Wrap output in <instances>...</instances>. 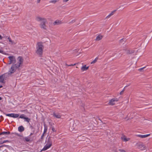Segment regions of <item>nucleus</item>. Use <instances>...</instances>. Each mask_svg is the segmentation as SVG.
<instances>
[{"label":"nucleus","instance_id":"f257e3e1","mask_svg":"<svg viewBox=\"0 0 152 152\" xmlns=\"http://www.w3.org/2000/svg\"><path fill=\"white\" fill-rule=\"evenodd\" d=\"M18 62L16 64H12L10 68L9 69L8 72V75H11L15 72L17 69H19V67L22 66L23 62V58L22 56H19L17 59Z\"/></svg>","mask_w":152,"mask_h":152},{"label":"nucleus","instance_id":"f03ea898","mask_svg":"<svg viewBox=\"0 0 152 152\" xmlns=\"http://www.w3.org/2000/svg\"><path fill=\"white\" fill-rule=\"evenodd\" d=\"M44 45L42 42H38L36 44V50L35 53L39 57H42L43 52Z\"/></svg>","mask_w":152,"mask_h":152},{"label":"nucleus","instance_id":"7ed1b4c3","mask_svg":"<svg viewBox=\"0 0 152 152\" xmlns=\"http://www.w3.org/2000/svg\"><path fill=\"white\" fill-rule=\"evenodd\" d=\"M36 19L37 22H42L39 24V26L42 29L45 30H47L46 24L47 21L46 18L40 16H37L36 17Z\"/></svg>","mask_w":152,"mask_h":152},{"label":"nucleus","instance_id":"20e7f679","mask_svg":"<svg viewBox=\"0 0 152 152\" xmlns=\"http://www.w3.org/2000/svg\"><path fill=\"white\" fill-rule=\"evenodd\" d=\"M134 146L137 148L141 151H144L146 149L145 145L143 142H138Z\"/></svg>","mask_w":152,"mask_h":152},{"label":"nucleus","instance_id":"39448f33","mask_svg":"<svg viewBox=\"0 0 152 152\" xmlns=\"http://www.w3.org/2000/svg\"><path fill=\"white\" fill-rule=\"evenodd\" d=\"M52 142L51 141L50 137H49L48 139V140L46 141V144L44 148L40 151L42 152V151H45L50 148L52 145Z\"/></svg>","mask_w":152,"mask_h":152},{"label":"nucleus","instance_id":"423d86ee","mask_svg":"<svg viewBox=\"0 0 152 152\" xmlns=\"http://www.w3.org/2000/svg\"><path fill=\"white\" fill-rule=\"evenodd\" d=\"M9 61L7 64H16V59L15 56H10L8 57Z\"/></svg>","mask_w":152,"mask_h":152},{"label":"nucleus","instance_id":"0eeeda50","mask_svg":"<svg viewBox=\"0 0 152 152\" xmlns=\"http://www.w3.org/2000/svg\"><path fill=\"white\" fill-rule=\"evenodd\" d=\"M8 73L4 74L0 76V82L1 83H4V80H6V78L9 75Z\"/></svg>","mask_w":152,"mask_h":152},{"label":"nucleus","instance_id":"6e6552de","mask_svg":"<svg viewBox=\"0 0 152 152\" xmlns=\"http://www.w3.org/2000/svg\"><path fill=\"white\" fill-rule=\"evenodd\" d=\"M118 101V99L116 98H114L109 101L108 104L109 105L113 106L115 104V102Z\"/></svg>","mask_w":152,"mask_h":152},{"label":"nucleus","instance_id":"1a4fd4ad","mask_svg":"<svg viewBox=\"0 0 152 152\" xmlns=\"http://www.w3.org/2000/svg\"><path fill=\"white\" fill-rule=\"evenodd\" d=\"M6 115L7 116L13 117L14 118H17L19 116V114L14 113L7 114Z\"/></svg>","mask_w":152,"mask_h":152},{"label":"nucleus","instance_id":"9d476101","mask_svg":"<svg viewBox=\"0 0 152 152\" xmlns=\"http://www.w3.org/2000/svg\"><path fill=\"white\" fill-rule=\"evenodd\" d=\"M8 39L9 42V44L11 45H14L16 44L17 42L15 41L12 40L10 37H8Z\"/></svg>","mask_w":152,"mask_h":152},{"label":"nucleus","instance_id":"9b49d317","mask_svg":"<svg viewBox=\"0 0 152 152\" xmlns=\"http://www.w3.org/2000/svg\"><path fill=\"white\" fill-rule=\"evenodd\" d=\"M103 37V36L101 34H99L96 37V38L95 39V40L96 41H99L102 39Z\"/></svg>","mask_w":152,"mask_h":152},{"label":"nucleus","instance_id":"f8f14e48","mask_svg":"<svg viewBox=\"0 0 152 152\" xmlns=\"http://www.w3.org/2000/svg\"><path fill=\"white\" fill-rule=\"evenodd\" d=\"M121 139L124 142H127L129 141L130 140V138L127 137L124 135H123L121 137Z\"/></svg>","mask_w":152,"mask_h":152},{"label":"nucleus","instance_id":"ddd939ff","mask_svg":"<svg viewBox=\"0 0 152 152\" xmlns=\"http://www.w3.org/2000/svg\"><path fill=\"white\" fill-rule=\"evenodd\" d=\"M89 66H87L86 65L82 66L81 68V70L82 72L87 71L89 68Z\"/></svg>","mask_w":152,"mask_h":152},{"label":"nucleus","instance_id":"4468645a","mask_svg":"<svg viewBox=\"0 0 152 152\" xmlns=\"http://www.w3.org/2000/svg\"><path fill=\"white\" fill-rule=\"evenodd\" d=\"M150 134H147L145 135H141V134H139V135H136V136L137 137H139L141 138H145L146 137H148L150 135Z\"/></svg>","mask_w":152,"mask_h":152},{"label":"nucleus","instance_id":"2eb2a0df","mask_svg":"<svg viewBox=\"0 0 152 152\" xmlns=\"http://www.w3.org/2000/svg\"><path fill=\"white\" fill-rule=\"evenodd\" d=\"M62 23V21L59 20H57L54 22L53 23V24L54 25H59Z\"/></svg>","mask_w":152,"mask_h":152},{"label":"nucleus","instance_id":"dca6fc26","mask_svg":"<svg viewBox=\"0 0 152 152\" xmlns=\"http://www.w3.org/2000/svg\"><path fill=\"white\" fill-rule=\"evenodd\" d=\"M24 130V128L23 126H19L18 128V130L20 132H22Z\"/></svg>","mask_w":152,"mask_h":152},{"label":"nucleus","instance_id":"f3484780","mask_svg":"<svg viewBox=\"0 0 152 152\" xmlns=\"http://www.w3.org/2000/svg\"><path fill=\"white\" fill-rule=\"evenodd\" d=\"M98 60V58L97 57H96L93 61L91 62V64H92L95 63L97 62Z\"/></svg>","mask_w":152,"mask_h":152},{"label":"nucleus","instance_id":"a211bd4d","mask_svg":"<svg viewBox=\"0 0 152 152\" xmlns=\"http://www.w3.org/2000/svg\"><path fill=\"white\" fill-rule=\"evenodd\" d=\"M139 50L137 49V48L134 49V55H137V53L138 52V51Z\"/></svg>","mask_w":152,"mask_h":152},{"label":"nucleus","instance_id":"6ab92c4d","mask_svg":"<svg viewBox=\"0 0 152 152\" xmlns=\"http://www.w3.org/2000/svg\"><path fill=\"white\" fill-rule=\"evenodd\" d=\"M44 130L43 133L45 134L47 130L48 127L45 124H44Z\"/></svg>","mask_w":152,"mask_h":152},{"label":"nucleus","instance_id":"aec40b11","mask_svg":"<svg viewBox=\"0 0 152 152\" xmlns=\"http://www.w3.org/2000/svg\"><path fill=\"white\" fill-rule=\"evenodd\" d=\"M7 142H9V141L7 140L2 141L1 139V138L0 139V144H2L3 143H4Z\"/></svg>","mask_w":152,"mask_h":152},{"label":"nucleus","instance_id":"412c9836","mask_svg":"<svg viewBox=\"0 0 152 152\" xmlns=\"http://www.w3.org/2000/svg\"><path fill=\"white\" fill-rule=\"evenodd\" d=\"M53 115L54 116L56 117V118H60L61 117V115H59L56 114H53Z\"/></svg>","mask_w":152,"mask_h":152},{"label":"nucleus","instance_id":"4be33fe9","mask_svg":"<svg viewBox=\"0 0 152 152\" xmlns=\"http://www.w3.org/2000/svg\"><path fill=\"white\" fill-rule=\"evenodd\" d=\"M10 132H3L0 133V135L1 134H10Z\"/></svg>","mask_w":152,"mask_h":152},{"label":"nucleus","instance_id":"5701e85b","mask_svg":"<svg viewBox=\"0 0 152 152\" xmlns=\"http://www.w3.org/2000/svg\"><path fill=\"white\" fill-rule=\"evenodd\" d=\"M145 68V67H144L141 68H140L138 69V70L140 72L143 71V70Z\"/></svg>","mask_w":152,"mask_h":152},{"label":"nucleus","instance_id":"b1692460","mask_svg":"<svg viewBox=\"0 0 152 152\" xmlns=\"http://www.w3.org/2000/svg\"><path fill=\"white\" fill-rule=\"evenodd\" d=\"M24 119L27 122H29L30 121V119L28 118L25 117Z\"/></svg>","mask_w":152,"mask_h":152},{"label":"nucleus","instance_id":"393cba45","mask_svg":"<svg viewBox=\"0 0 152 152\" xmlns=\"http://www.w3.org/2000/svg\"><path fill=\"white\" fill-rule=\"evenodd\" d=\"M57 2V1L56 0H53L50 1V2L51 3H53L55 4Z\"/></svg>","mask_w":152,"mask_h":152},{"label":"nucleus","instance_id":"a878e982","mask_svg":"<svg viewBox=\"0 0 152 152\" xmlns=\"http://www.w3.org/2000/svg\"><path fill=\"white\" fill-rule=\"evenodd\" d=\"M139 55H137V56H136L135 57H134V58H136V62H137V60L139 59Z\"/></svg>","mask_w":152,"mask_h":152},{"label":"nucleus","instance_id":"bb28decb","mask_svg":"<svg viewBox=\"0 0 152 152\" xmlns=\"http://www.w3.org/2000/svg\"><path fill=\"white\" fill-rule=\"evenodd\" d=\"M118 151L119 152H126L125 150L123 149H119Z\"/></svg>","mask_w":152,"mask_h":152},{"label":"nucleus","instance_id":"cd10ccee","mask_svg":"<svg viewBox=\"0 0 152 152\" xmlns=\"http://www.w3.org/2000/svg\"><path fill=\"white\" fill-rule=\"evenodd\" d=\"M25 117L24 116V115L23 114L21 115L20 116V118H21L24 119L25 118Z\"/></svg>","mask_w":152,"mask_h":152},{"label":"nucleus","instance_id":"c85d7f7f","mask_svg":"<svg viewBox=\"0 0 152 152\" xmlns=\"http://www.w3.org/2000/svg\"><path fill=\"white\" fill-rule=\"evenodd\" d=\"M125 39H124V38H123V39H120L119 41V42H120V43H122V42H125Z\"/></svg>","mask_w":152,"mask_h":152},{"label":"nucleus","instance_id":"c756f323","mask_svg":"<svg viewBox=\"0 0 152 152\" xmlns=\"http://www.w3.org/2000/svg\"><path fill=\"white\" fill-rule=\"evenodd\" d=\"M25 139L26 141H27V142L29 141H30L28 137H25Z\"/></svg>","mask_w":152,"mask_h":152},{"label":"nucleus","instance_id":"7c9ffc66","mask_svg":"<svg viewBox=\"0 0 152 152\" xmlns=\"http://www.w3.org/2000/svg\"><path fill=\"white\" fill-rule=\"evenodd\" d=\"M69 0H63V2L64 3H66L68 2Z\"/></svg>","mask_w":152,"mask_h":152},{"label":"nucleus","instance_id":"2f4dec72","mask_svg":"<svg viewBox=\"0 0 152 152\" xmlns=\"http://www.w3.org/2000/svg\"><path fill=\"white\" fill-rule=\"evenodd\" d=\"M114 12H115L114 11L112 12L109 15L111 16H112V15H113Z\"/></svg>","mask_w":152,"mask_h":152},{"label":"nucleus","instance_id":"473e14b6","mask_svg":"<svg viewBox=\"0 0 152 152\" xmlns=\"http://www.w3.org/2000/svg\"><path fill=\"white\" fill-rule=\"evenodd\" d=\"M52 130L53 132H56V130L53 127L52 128Z\"/></svg>","mask_w":152,"mask_h":152},{"label":"nucleus","instance_id":"72a5a7b5","mask_svg":"<svg viewBox=\"0 0 152 152\" xmlns=\"http://www.w3.org/2000/svg\"><path fill=\"white\" fill-rule=\"evenodd\" d=\"M110 17H111L110 15H108L106 17V19H108V18H109Z\"/></svg>","mask_w":152,"mask_h":152},{"label":"nucleus","instance_id":"f704fd0d","mask_svg":"<svg viewBox=\"0 0 152 152\" xmlns=\"http://www.w3.org/2000/svg\"><path fill=\"white\" fill-rule=\"evenodd\" d=\"M124 90H122V91H121L120 92V95H122V94H123V93L124 92Z\"/></svg>","mask_w":152,"mask_h":152},{"label":"nucleus","instance_id":"c9c22d12","mask_svg":"<svg viewBox=\"0 0 152 152\" xmlns=\"http://www.w3.org/2000/svg\"><path fill=\"white\" fill-rule=\"evenodd\" d=\"M127 53L130 54V53H132V51L130 52L129 50H128L127 52Z\"/></svg>","mask_w":152,"mask_h":152},{"label":"nucleus","instance_id":"e433bc0d","mask_svg":"<svg viewBox=\"0 0 152 152\" xmlns=\"http://www.w3.org/2000/svg\"><path fill=\"white\" fill-rule=\"evenodd\" d=\"M139 115H137V114H136V115H134V117H135V118H137V117H138Z\"/></svg>","mask_w":152,"mask_h":152},{"label":"nucleus","instance_id":"4c0bfd02","mask_svg":"<svg viewBox=\"0 0 152 152\" xmlns=\"http://www.w3.org/2000/svg\"><path fill=\"white\" fill-rule=\"evenodd\" d=\"M76 64H74V65L73 64H71L70 65H68L67 64H66V65H67V66H74V65H75Z\"/></svg>","mask_w":152,"mask_h":152},{"label":"nucleus","instance_id":"58836bf2","mask_svg":"<svg viewBox=\"0 0 152 152\" xmlns=\"http://www.w3.org/2000/svg\"><path fill=\"white\" fill-rule=\"evenodd\" d=\"M44 134L43 133L42 135V136H41V139H42L43 138V137L44 136V134Z\"/></svg>","mask_w":152,"mask_h":152},{"label":"nucleus","instance_id":"ea45409f","mask_svg":"<svg viewBox=\"0 0 152 152\" xmlns=\"http://www.w3.org/2000/svg\"><path fill=\"white\" fill-rule=\"evenodd\" d=\"M3 38V37L0 35V39H2Z\"/></svg>","mask_w":152,"mask_h":152},{"label":"nucleus","instance_id":"a19ab883","mask_svg":"<svg viewBox=\"0 0 152 152\" xmlns=\"http://www.w3.org/2000/svg\"><path fill=\"white\" fill-rule=\"evenodd\" d=\"M40 0H37V3H39V2H40Z\"/></svg>","mask_w":152,"mask_h":152},{"label":"nucleus","instance_id":"79ce46f5","mask_svg":"<svg viewBox=\"0 0 152 152\" xmlns=\"http://www.w3.org/2000/svg\"><path fill=\"white\" fill-rule=\"evenodd\" d=\"M4 146H7V145H2L1 146H0V148L1 147H2Z\"/></svg>","mask_w":152,"mask_h":152},{"label":"nucleus","instance_id":"37998d69","mask_svg":"<svg viewBox=\"0 0 152 152\" xmlns=\"http://www.w3.org/2000/svg\"><path fill=\"white\" fill-rule=\"evenodd\" d=\"M74 129V128H71V129L72 130H73V129Z\"/></svg>","mask_w":152,"mask_h":152},{"label":"nucleus","instance_id":"c03bdc74","mask_svg":"<svg viewBox=\"0 0 152 152\" xmlns=\"http://www.w3.org/2000/svg\"><path fill=\"white\" fill-rule=\"evenodd\" d=\"M2 99V98L1 97H0V100Z\"/></svg>","mask_w":152,"mask_h":152},{"label":"nucleus","instance_id":"a18cd8bd","mask_svg":"<svg viewBox=\"0 0 152 152\" xmlns=\"http://www.w3.org/2000/svg\"><path fill=\"white\" fill-rule=\"evenodd\" d=\"M2 86H0V88H2Z\"/></svg>","mask_w":152,"mask_h":152},{"label":"nucleus","instance_id":"49530a36","mask_svg":"<svg viewBox=\"0 0 152 152\" xmlns=\"http://www.w3.org/2000/svg\"><path fill=\"white\" fill-rule=\"evenodd\" d=\"M32 134H32V133H31V134H30V135H32Z\"/></svg>","mask_w":152,"mask_h":152},{"label":"nucleus","instance_id":"de8ad7c7","mask_svg":"<svg viewBox=\"0 0 152 152\" xmlns=\"http://www.w3.org/2000/svg\"><path fill=\"white\" fill-rule=\"evenodd\" d=\"M1 118H3V116H1Z\"/></svg>","mask_w":152,"mask_h":152},{"label":"nucleus","instance_id":"09e8293b","mask_svg":"<svg viewBox=\"0 0 152 152\" xmlns=\"http://www.w3.org/2000/svg\"><path fill=\"white\" fill-rule=\"evenodd\" d=\"M115 152H117L116 151H115Z\"/></svg>","mask_w":152,"mask_h":152}]
</instances>
